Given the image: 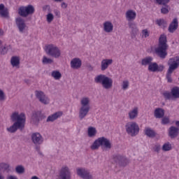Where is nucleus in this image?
I'll return each mask as SVG.
<instances>
[{
	"label": "nucleus",
	"instance_id": "obj_43",
	"mask_svg": "<svg viewBox=\"0 0 179 179\" xmlns=\"http://www.w3.org/2000/svg\"><path fill=\"white\" fill-rule=\"evenodd\" d=\"M157 24H158V26L164 27V26H166V24H167V22H166V20L161 19V20H157Z\"/></svg>",
	"mask_w": 179,
	"mask_h": 179
},
{
	"label": "nucleus",
	"instance_id": "obj_22",
	"mask_svg": "<svg viewBox=\"0 0 179 179\" xmlns=\"http://www.w3.org/2000/svg\"><path fill=\"white\" fill-rule=\"evenodd\" d=\"M110 65H113V59H103L101 62V71H106L108 69Z\"/></svg>",
	"mask_w": 179,
	"mask_h": 179
},
{
	"label": "nucleus",
	"instance_id": "obj_42",
	"mask_svg": "<svg viewBox=\"0 0 179 179\" xmlns=\"http://www.w3.org/2000/svg\"><path fill=\"white\" fill-rule=\"evenodd\" d=\"M46 20L48 23H51L54 20V15L52 13H50L46 15Z\"/></svg>",
	"mask_w": 179,
	"mask_h": 179
},
{
	"label": "nucleus",
	"instance_id": "obj_23",
	"mask_svg": "<svg viewBox=\"0 0 179 179\" xmlns=\"http://www.w3.org/2000/svg\"><path fill=\"white\" fill-rule=\"evenodd\" d=\"M177 29H178V20L174 18L169 24L168 30L169 33H174Z\"/></svg>",
	"mask_w": 179,
	"mask_h": 179
},
{
	"label": "nucleus",
	"instance_id": "obj_25",
	"mask_svg": "<svg viewBox=\"0 0 179 179\" xmlns=\"http://www.w3.org/2000/svg\"><path fill=\"white\" fill-rule=\"evenodd\" d=\"M126 19L128 22H132L136 19V13L133 10H128L125 13Z\"/></svg>",
	"mask_w": 179,
	"mask_h": 179
},
{
	"label": "nucleus",
	"instance_id": "obj_11",
	"mask_svg": "<svg viewBox=\"0 0 179 179\" xmlns=\"http://www.w3.org/2000/svg\"><path fill=\"white\" fill-rule=\"evenodd\" d=\"M34 6L32 5H28L27 6H20L18 8V15L22 17H27L29 15H33L34 13Z\"/></svg>",
	"mask_w": 179,
	"mask_h": 179
},
{
	"label": "nucleus",
	"instance_id": "obj_31",
	"mask_svg": "<svg viewBox=\"0 0 179 179\" xmlns=\"http://www.w3.org/2000/svg\"><path fill=\"white\" fill-rule=\"evenodd\" d=\"M138 108H134L133 110L129 112V120H135L138 117Z\"/></svg>",
	"mask_w": 179,
	"mask_h": 179
},
{
	"label": "nucleus",
	"instance_id": "obj_57",
	"mask_svg": "<svg viewBox=\"0 0 179 179\" xmlns=\"http://www.w3.org/2000/svg\"><path fill=\"white\" fill-rule=\"evenodd\" d=\"M26 83L29 82V80H25Z\"/></svg>",
	"mask_w": 179,
	"mask_h": 179
},
{
	"label": "nucleus",
	"instance_id": "obj_41",
	"mask_svg": "<svg viewBox=\"0 0 179 179\" xmlns=\"http://www.w3.org/2000/svg\"><path fill=\"white\" fill-rule=\"evenodd\" d=\"M162 118L161 123L162 125H167V124H170V118L169 117H163Z\"/></svg>",
	"mask_w": 179,
	"mask_h": 179
},
{
	"label": "nucleus",
	"instance_id": "obj_28",
	"mask_svg": "<svg viewBox=\"0 0 179 179\" xmlns=\"http://www.w3.org/2000/svg\"><path fill=\"white\" fill-rule=\"evenodd\" d=\"M0 16L1 17H8V16H9L8 8H5L3 3L0 4Z\"/></svg>",
	"mask_w": 179,
	"mask_h": 179
},
{
	"label": "nucleus",
	"instance_id": "obj_7",
	"mask_svg": "<svg viewBox=\"0 0 179 179\" xmlns=\"http://www.w3.org/2000/svg\"><path fill=\"white\" fill-rule=\"evenodd\" d=\"M32 143L35 145V149L38 152V155H43V152L40 150V145H43L44 142V138L41 135L40 133H33L31 136Z\"/></svg>",
	"mask_w": 179,
	"mask_h": 179
},
{
	"label": "nucleus",
	"instance_id": "obj_36",
	"mask_svg": "<svg viewBox=\"0 0 179 179\" xmlns=\"http://www.w3.org/2000/svg\"><path fill=\"white\" fill-rule=\"evenodd\" d=\"M42 63L44 65H48L54 63V60L52 59H50L45 56H43L42 59Z\"/></svg>",
	"mask_w": 179,
	"mask_h": 179
},
{
	"label": "nucleus",
	"instance_id": "obj_37",
	"mask_svg": "<svg viewBox=\"0 0 179 179\" xmlns=\"http://www.w3.org/2000/svg\"><path fill=\"white\" fill-rule=\"evenodd\" d=\"M170 12V6L169 5H164L161 8V13L162 15H167Z\"/></svg>",
	"mask_w": 179,
	"mask_h": 179
},
{
	"label": "nucleus",
	"instance_id": "obj_54",
	"mask_svg": "<svg viewBox=\"0 0 179 179\" xmlns=\"http://www.w3.org/2000/svg\"><path fill=\"white\" fill-rule=\"evenodd\" d=\"M0 179H5V176L0 173Z\"/></svg>",
	"mask_w": 179,
	"mask_h": 179
},
{
	"label": "nucleus",
	"instance_id": "obj_18",
	"mask_svg": "<svg viewBox=\"0 0 179 179\" xmlns=\"http://www.w3.org/2000/svg\"><path fill=\"white\" fill-rule=\"evenodd\" d=\"M164 66L157 64L156 62H151L148 66V71L150 72H163Z\"/></svg>",
	"mask_w": 179,
	"mask_h": 179
},
{
	"label": "nucleus",
	"instance_id": "obj_4",
	"mask_svg": "<svg viewBox=\"0 0 179 179\" xmlns=\"http://www.w3.org/2000/svg\"><path fill=\"white\" fill-rule=\"evenodd\" d=\"M81 106L79 110L78 117L82 121L90 111V99L89 97H83L80 100Z\"/></svg>",
	"mask_w": 179,
	"mask_h": 179
},
{
	"label": "nucleus",
	"instance_id": "obj_51",
	"mask_svg": "<svg viewBox=\"0 0 179 179\" xmlns=\"http://www.w3.org/2000/svg\"><path fill=\"white\" fill-rule=\"evenodd\" d=\"M61 6L63 9H66L68 8V4L65 2H62Z\"/></svg>",
	"mask_w": 179,
	"mask_h": 179
},
{
	"label": "nucleus",
	"instance_id": "obj_39",
	"mask_svg": "<svg viewBox=\"0 0 179 179\" xmlns=\"http://www.w3.org/2000/svg\"><path fill=\"white\" fill-rule=\"evenodd\" d=\"M9 164L4 163V162H1L0 163V170H3V171H9Z\"/></svg>",
	"mask_w": 179,
	"mask_h": 179
},
{
	"label": "nucleus",
	"instance_id": "obj_29",
	"mask_svg": "<svg viewBox=\"0 0 179 179\" xmlns=\"http://www.w3.org/2000/svg\"><path fill=\"white\" fill-rule=\"evenodd\" d=\"M153 62V57H150V56H148V57H146L145 58H143L142 60H141V65L143 66H149V65L151 64V62Z\"/></svg>",
	"mask_w": 179,
	"mask_h": 179
},
{
	"label": "nucleus",
	"instance_id": "obj_38",
	"mask_svg": "<svg viewBox=\"0 0 179 179\" xmlns=\"http://www.w3.org/2000/svg\"><path fill=\"white\" fill-rule=\"evenodd\" d=\"M15 171L17 174H24V166L23 165H18L15 167Z\"/></svg>",
	"mask_w": 179,
	"mask_h": 179
},
{
	"label": "nucleus",
	"instance_id": "obj_34",
	"mask_svg": "<svg viewBox=\"0 0 179 179\" xmlns=\"http://www.w3.org/2000/svg\"><path fill=\"white\" fill-rule=\"evenodd\" d=\"M172 149L173 146L169 142L165 143L162 146V150L164 152H169V150H171Z\"/></svg>",
	"mask_w": 179,
	"mask_h": 179
},
{
	"label": "nucleus",
	"instance_id": "obj_2",
	"mask_svg": "<svg viewBox=\"0 0 179 179\" xmlns=\"http://www.w3.org/2000/svg\"><path fill=\"white\" fill-rule=\"evenodd\" d=\"M167 50H169L167 36L162 34L159 38L158 46L155 48V54L158 58L165 59L166 57H167Z\"/></svg>",
	"mask_w": 179,
	"mask_h": 179
},
{
	"label": "nucleus",
	"instance_id": "obj_50",
	"mask_svg": "<svg viewBox=\"0 0 179 179\" xmlns=\"http://www.w3.org/2000/svg\"><path fill=\"white\" fill-rule=\"evenodd\" d=\"M54 13L55 16H57V17H59L61 16V13L58 10H55Z\"/></svg>",
	"mask_w": 179,
	"mask_h": 179
},
{
	"label": "nucleus",
	"instance_id": "obj_27",
	"mask_svg": "<svg viewBox=\"0 0 179 179\" xmlns=\"http://www.w3.org/2000/svg\"><path fill=\"white\" fill-rule=\"evenodd\" d=\"M154 117L159 119L163 118L164 117V109L157 108L154 111Z\"/></svg>",
	"mask_w": 179,
	"mask_h": 179
},
{
	"label": "nucleus",
	"instance_id": "obj_35",
	"mask_svg": "<svg viewBox=\"0 0 179 179\" xmlns=\"http://www.w3.org/2000/svg\"><path fill=\"white\" fill-rule=\"evenodd\" d=\"M52 76L55 80H59V79L62 78V74L58 71H53L52 72Z\"/></svg>",
	"mask_w": 179,
	"mask_h": 179
},
{
	"label": "nucleus",
	"instance_id": "obj_30",
	"mask_svg": "<svg viewBox=\"0 0 179 179\" xmlns=\"http://www.w3.org/2000/svg\"><path fill=\"white\" fill-rule=\"evenodd\" d=\"M87 135L89 138H94V136L97 135V130L96 129V127H88Z\"/></svg>",
	"mask_w": 179,
	"mask_h": 179
},
{
	"label": "nucleus",
	"instance_id": "obj_52",
	"mask_svg": "<svg viewBox=\"0 0 179 179\" xmlns=\"http://www.w3.org/2000/svg\"><path fill=\"white\" fill-rule=\"evenodd\" d=\"M175 125L176 126L177 128H179V120L175 122Z\"/></svg>",
	"mask_w": 179,
	"mask_h": 179
},
{
	"label": "nucleus",
	"instance_id": "obj_13",
	"mask_svg": "<svg viewBox=\"0 0 179 179\" xmlns=\"http://www.w3.org/2000/svg\"><path fill=\"white\" fill-rule=\"evenodd\" d=\"M113 162L118 164L120 167H125L129 163L128 159L125 157L124 155H121L120 154L113 155Z\"/></svg>",
	"mask_w": 179,
	"mask_h": 179
},
{
	"label": "nucleus",
	"instance_id": "obj_14",
	"mask_svg": "<svg viewBox=\"0 0 179 179\" xmlns=\"http://www.w3.org/2000/svg\"><path fill=\"white\" fill-rule=\"evenodd\" d=\"M35 96L42 104H45V106L50 104V98L43 91H35Z\"/></svg>",
	"mask_w": 179,
	"mask_h": 179
},
{
	"label": "nucleus",
	"instance_id": "obj_12",
	"mask_svg": "<svg viewBox=\"0 0 179 179\" xmlns=\"http://www.w3.org/2000/svg\"><path fill=\"white\" fill-rule=\"evenodd\" d=\"M45 118V116L41 113V111H34L32 113L30 122L33 124V125H37L39 124L40 121H43Z\"/></svg>",
	"mask_w": 179,
	"mask_h": 179
},
{
	"label": "nucleus",
	"instance_id": "obj_8",
	"mask_svg": "<svg viewBox=\"0 0 179 179\" xmlns=\"http://www.w3.org/2000/svg\"><path fill=\"white\" fill-rule=\"evenodd\" d=\"M45 51L48 55L52 58H59L61 57V50L54 44H50L45 46Z\"/></svg>",
	"mask_w": 179,
	"mask_h": 179
},
{
	"label": "nucleus",
	"instance_id": "obj_15",
	"mask_svg": "<svg viewBox=\"0 0 179 179\" xmlns=\"http://www.w3.org/2000/svg\"><path fill=\"white\" fill-rule=\"evenodd\" d=\"M77 175L79 177L83 179H93V175L90 173V171H89L86 168H78L76 169Z\"/></svg>",
	"mask_w": 179,
	"mask_h": 179
},
{
	"label": "nucleus",
	"instance_id": "obj_20",
	"mask_svg": "<svg viewBox=\"0 0 179 179\" xmlns=\"http://www.w3.org/2000/svg\"><path fill=\"white\" fill-rule=\"evenodd\" d=\"M168 132L169 136H170L171 139H174V138H177L179 135V128L177 127L172 126L169 127Z\"/></svg>",
	"mask_w": 179,
	"mask_h": 179
},
{
	"label": "nucleus",
	"instance_id": "obj_10",
	"mask_svg": "<svg viewBox=\"0 0 179 179\" xmlns=\"http://www.w3.org/2000/svg\"><path fill=\"white\" fill-rule=\"evenodd\" d=\"M126 132L131 136H136L139 134V125L135 122H129L125 125Z\"/></svg>",
	"mask_w": 179,
	"mask_h": 179
},
{
	"label": "nucleus",
	"instance_id": "obj_17",
	"mask_svg": "<svg viewBox=\"0 0 179 179\" xmlns=\"http://www.w3.org/2000/svg\"><path fill=\"white\" fill-rule=\"evenodd\" d=\"M59 176L60 179H71V169L66 166H63L59 172Z\"/></svg>",
	"mask_w": 179,
	"mask_h": 179
},
{
	"label": "nucleus",
	"instance_id": "obj_44",
	"mask_svg": "<svg viewBox=\"0 0 179 179\" xmlns=\"http://www.w3.org/2000/svg\"><path fill=\"white\" fill-rule=\"evenodd\" d=\"M158 5H167L171 0H155Z\"/></svg>",
	"mask_w": 179,
	"mask_h": 179
},
{
	"label": "nucleus",
	"instance_id": "obj_1",
	"mask_svg": "<svg viewBox=\"0 0 179 179\" xmlns=\"http://www.w3.org/2000/svg\"><path fill=\"white\" fill-rule=\"evenodd\" d=\"M11 120L14 123L7 128V131L10 134H15L18 129L22 131L24 129V125H26V114L23 113L19 114V113L15 112L11 115Z\"/></svg>",
	"mask_w": 179,
	"mask_h": 179
},
{
	"label": "nucleus",
	"instance_id": "obj_32",
	"mask_svg": "<svg viewBox=\"0 0 179 179\" xmlns=\"http://www.w3.org/2000/svg\"><path fill=\"white\" fill-rule=\"evenodd\" d=\"M145 134L148 138H155V136H156V132H155L150 127H145Z\"/></svg>",
	"mask_w": 179,
	"mask_h": 179
},
{
	"label": "nucleus",
	"instance_id": "obj_49",
	"mask_svg": "<svg viewBox=\"0 0 179 179\" xmlns=\"http://www.w3.org/2000/svg\"><path fill=\"white\" fill-rule=\"evenodd\" d=\"M43 10L44 12H51V6L50 5H45L43 7Z\"/></svg>",
	"mask_w": 179,
	"mask_h": 179
},
{
	"label": "nucleus",
	"instance_id": "obj_56",
	"mask_svg": "<svg viewBox=\"0 0 179 179\" xmlns=\"http://www.w3.org/2000/svg\"><path fill=\"white\" fill-rule=\"evenodd\" d=\"M2 45V41L0 40V47Z\"/></svg>",
	"mask_w": 179,
	"mask_h": 179
},
{
	"label": "nucleus",
	"instance_id": "obj_47",
	"mask_svg": "<svg viewBox=\"0 0 179 179\" xmlns=\"http://www.w3.org/2000/svg\"><path fill=\"white\" fill-rule=\"evenodd\" d=\"M6 99V96L5 95V92L0 89V101H5Z\"/></svg>",
	"mask_w": 179,
	"mask_h": 179
},
{
	"label": "nucleus",
	"instance_id": "obj_3",
	"mask_svg": "<svg viewBox=\"0 0 179 179\" xmlns=\"http://www.w3.org/2000/svg\"><path fill=\"white\" fill-rule=\"evenodd\" d=\"M100 146L102 149L110 150L113 148V144H111V141L108 138L103 136L95 140L90 148L92 150H97Z\"/></svg>",
	"mask_w": 179,
	"mask_h": 179
},
{
	"label": "nucleus",
	"instance_id": "obj_55",
	"mask_svg": "<svg viewBox=\"0 0 179 179\" xmlns=\"http://www.w3.org/2000/svg\"><path fill=\"white\" fill-rule=\"evenodd\" d=\"M64 0H54L55 2H62Z\"/></svg>",
	"mask_w": 179,
	"mask_h": 179
},
{
	"label": "nucleus",
	"instance_id": "obj_26",
	"mask_svg": "<svg viewBox=\"0 0 179 179\" xmlns=\"http://www.w3.org/2000/svg\"><path fill=\"white\" fill-rule=\"evenodd\" d=\"M114 29V25L110 21H106L103 23V30L106 33H111Z\"/></svg>",
	"mask_w": 179,
	"mask_h": 179
},
{
	"label": "nucleus",
	"instance_id": "obj_21",
	"mask_svg": "<svg viewBox=\"0 0 179 179\" xmlns=\"http://www.w3.org/2000/svg\"><path fill=\"white\" fill-rule=\"evenodd\" d=\"M128 26L131 30V37H134V36H136V34H138L139 31V29H138V25H136V23H135V22H129Z\"/></svg>",
	"mask_w": 179,
	"mask_h": 179
},
{
	"label": "nucleus",
	"instance_id": "obj_24",
	"mask_svg": "<svg viewBox=\"0 0 179 179\" xmlns=\"http://www.w3.org/2000/svg\"><path fill=\"white\" fill-rule=\"evenodd\" d=\"M82 66V60L79 58H74L71 61V67L72 69H79Z\"/></svg>",
	"mask_w": 179,
	"mask_h": 179
},
{
	"label": "nucleus",
	"instance_id": "obj_48",
	"mask_svg": "<svg viewBox=\"0 0 179 179\" xmlns=\"http://www.w3.org/2000/svg\"><path fill=\"white\" fill-rule=\"evenodd\" d=\"M6 52H8V47L7 46H4L0 49V54L1 55H5V54H6Z\"/></svg>",
	"mask_w": 179,
	"mask_h": 179
},
{
	"label": "nucleus",
	"instance_id": "obj_9",
	"mask_svg": "<svg viewBox=\"0 0 179 179\" xmlns=\"http://www.w3.org/2000/svg\"><path fill=\"white\" fill-rule=\"evenodd\" d=\"M165 100H177L179 99V87H173L170 91H164L162 93Z\"/></svg>",
	"mask_w": 179,
	"mask_h": 179
},
{
	"label": "nucleus",
	"instance_id": "obj_45",
	"mask_svg": "<svg viewBox=\"0 0 179 179\" xmlns=\"http://www.w3.org/2000/svg\"><path fill=\"white\" fill-rule=\"evenodd\" d=\"M154 152H156V153L160 152V149H162V147L160 144H155L154 147L152 148Z\"/></svg>",
	"mask_w": 179,
	"mask_h": 179
},
{
	"label": "nucleus",
	"instance_id": "obj_33",
	"mask_svg": "<svg viewBox=\"0 0 179 179\" xmlns=\"http://www.w3.org/2000/svg\"><path fill=\"white\" fill-rule=\"evenodd\" d=\"M10 63L13 66H17L20 64V59L18 57H11Z\"/></svg>",
	"mask_w": 179,
	"mask_h": 179
},
{
	"label": "nucleus",
	"instance_id": "obj_5",
	"mask_svg": "<svg viewBox=\"0 0 179 179\" xmlns=\"http://www.w3.org/2000/svg\"><path fill=\"white\" fill-rule=\"evenodd\" d=\"M169 69L166 73V79L169 83H171L173 80L171 79V73L176 71L179 66V57H171L168 61Z\"/></svg>",
	"mask_w": 179,
	"mask_h": 179
},
{
	"label": "nucleus",
	"instance_id": "obj_19",
	"mask_svg": "<svg viewBox=\"0 0 179 179\" xmlns=\"http://www.w3.org/2000/svg\"><path fill=\"white\" fill-rule=\"evenodd\" d=\"M64 113L62 111H57L55 112V113L50 115L47 120L46 122H54V121H57L58 118H61L62 117Z\"/></svg>",
	"mask_w": 179,
	"mask_h": 179
},
{
	"label": "nucleus",
	"instance_id": "obj_6",
	"mask_svg": "<svg viewBox=\"0 0 179 179\" xmlns=\"http://www.w3.org/2000/svg\"><path fill=\"white\" fill-rule=\"evenodd\" d=\"M95 83H101L103 89H111L113 87V79L111 78L107 77L106 75L100 74L95 77Z\"/></svg>",
	"mask_w": 179,
	"mask_h": 179
},
{
	"label": "nucleus",
	"instance_id": "obj_16",
	"mask_svg": "<svg viewBox=\"0 0 179 179\" xmlns=\"http://www.w3.org/2000/svg\"><path fill=\"white\" fill-rule=\"evenodd\" d=\"M15 24L20 33H24L27 30V25L24 22V19L22 18V17H18L15 19Z\"/></svg>",
	"mask_w": 179,
	"mask_h": 179
},
{
	"label": "nucleus",
	"instance_id": "obj_46",
	"mask_svg": "<svg viewBox=\"0 0 179 179\" xmlns=\"http://www.w3.org/2000/svg\"><path fill=\"white\" fill-rule=\"evenodd\" d=\"M150 36V33L148 29H143L142 31V37L144 38H148V37H149Z\"/></svg>",
	"mask_w": 179,
	"mask_h": 179
},
{
	"label": "nucleus",
	"instance_id": "obj_53",
	"mask_svg": "<svg viewBox=\"0 0 179 179\" xmlns=\"http://www.w3.org/2000/svg\"><path fill=\"white\" fill-rule=\"evenodd\" d=\"M3 34V31L0 29V36H2Z\"/></svg>",
	"mask_w": 179,
	"mask_h": 179
},
{
	"label": "nucleus",
	"instance_id": "obj_40",
	"mask_svg": "<svg viewBox=\"0 0 179 179\" xmlns=\"http://www.w3.org/2000/svg\"><path fill=\"white\" fill-rule=\"evenodd\" d=\"M129 87V81L127 80H124L122 83V90H127Z\"/></svg>",
	"mask_w": 179,
	"mask_h": 179
}]
</instances>
